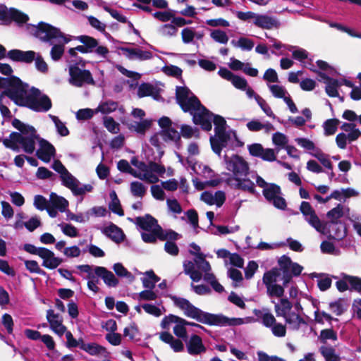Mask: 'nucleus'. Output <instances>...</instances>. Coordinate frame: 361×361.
Masks as SVG:
<instances>
[{"label":"nucleus","instance_id":"24","mask_svg":"<svg viewBox=\"0 0 361 361\" xmlns=\"http://www.w3.org/2000/svg\"><path fill=\"white\" fill-rule=\"evenodd\" d=\"M39 257L42 259V266L49 269H56L62 263L61 258L56 257L52 251L45 247L41 252Z\"/></svg>","mask_w":361,"mask_h":361},{"label":"nucleus","instance_id":"56","mask_svg":"<svg viewBox=\"0 0 361 361\" xmlns=\"http://www.w3.org/2000/svg\"><path fill=\"white\" fill-rule=\"evenodd\" d=\"M118 107L116 102L109 101L101 103L98 107L95 109V112H101L102 114H110L114 111Z\"/></svg>","mask_w":361,"mask_h":361},{"label":"nucleus","instance_id":"9","mask_svg":"<svg viewBox=\"0 0 361 361\" xmlns=\"http://www.w3.org/2000/svg\"><path fill=\"white\" fill-rule=\"evenodd\" d=\"M235 15L239 20L251 22L261 29L271 30L279 27L280 25L275 18L267 14H260L252 11H236Z\"/></svg>","mask_w":361,"mask_h":361},{"label":"nucleus","instance_id":"28","mask_svg":"<svg viewBox=\"0 0 361 361\" xmlns=\"http://www.w3.org/2000/svg\"><path fill=\"white\" fill-rule=\"evenodd\" d=\"M81 349L92 356L107 357L109 355L104 347L95 343H82Z\"/></svg>","mask_w":361,"mask_h":361},{"label":"nucleus","instance_id":"23","mask_svg":"<svg viewBox=\"0 0 361 361\" xmlns=\"http://www.w3.org/2000/svg\"><path fill=\"white\" fill-rule=\"evenodd\" d=\"M121 51L130 60L146 61L151 59L153 56L152 52L142 50L139 47H123L121 48Z\"/></svg>","mask_w":361,"mask_h":361},{"label":"nucleus","instance_id":"27","mask_svg":"<svg viewBox=\"0 0 361 361\" xmlns=\"http://www.w3.org/2000/svg\"><path fill=\"white\" fill-rule=\"evenodd\" d=\"M287 50L292 52V56L293 59L302 62L304 67L308 68L310 71L317 73V71L315 69L314 66L310 63L307 65L304 61L308 59V52L299 47L294 46H288L287 47Z\"/></svg>","mask_w":361,"mask_h":361},{"label":"nucleus","instance_id":"43","mask_svg":"<svg viewBox=\"0 0 361 361\" xmlns=\"http://www.w3.org/2000/svg\"><path fill=\"white\" fill-rule=\"evenodd\" d=\"M147 187L140 181H133L130 184V191L135 197L142 198L147 192Z\"/></svg>","mask_w":361,"mask_h":361},{"label":"nucleus","instance_id":"5","mask_svg":"<svg viewBox=\"0 0 361 361\" xmlns=\"http://www.w3.org/2000/svg\"><path fill=\"white\" fill-rule=\"evenodd\" d=\"M190 253L195 256L194 262L185 261L183 262L184 272L188 275L194 282L200 281L202 278L204 281L209 283L213 289L221 293L224 287L217 281L215 275L212 272V267L209 262L205 259L204 254L200 252V247L195 243L190 244Z\"/></svg>","mask_w":361,"mask_h":361},{"label":"nucleus","instance_id":"32","mask_svg":"<svg viewBox=\"0 0 361 361\" xmlns=\"http://www.w3.org/2000/svg\"><path fill=\"white\" fill-rule=\"evenodd\" d=\"M68 201L64 197L56 195L54 192H51L49 195V205L54 208H56L60 212H64L66 211L68 207Z\"/></svg>","mask_w":361,"mask_h":361},{"label":"nucleus","instance_id":"26","mask_svg":"<svg viewBox=\"0 0 361 361\" xmlns=\"http://www.w3.org/2000/svg\"><path fill=\"white\" fill-rule=\"evenodd\" d=\"M94 274L102 278L104 283L109 287H116L118 284V280L114 274L103 267H95Z\"/></svg>","mask_w":361,"mask_h":361},{"label":"nucleus","instance_id":"57","mask_svg":"<svg viewBox=\"0 0 361 361\" xmlns=\"http://www.w3.org/2000/svg\"><path fill=\"white\" fill-rule=\"evenodd\" d=\"M211 38L216 42L226 44L228 42V37L226 33L219 29L214 30L210 32Z\"/></svg>","mask_w":361,"mask_h":361},{"label":"nucleus","instance_id":"41","mask_svg":"<svg viewBox=\"0 0 361 361\" xmlns=\"http://www.w3.org/2000/svg\"><path fill=\"white\" fill-rule=\"evenodd\" d=\"M142 308L149 314L159 317L165 312V308L160 304L154 305L151 303H145L141 305Z\"/></svg>","mask_w":361,"mask_h":361},{"label":"nucleus","instance_id":"4","mask_svg":"<svg viewBox=\"0 0 361 361\" xmlns=\"http://www.w3.org/2000/svg\"><path fill=\"white\" fill-rule=\"evenodd\" d=\"M226 169L231 173H226L222 179L232 189L240 190L254 194L255 184L248 176L250 174L249 164L242 157L233 155L224 157Z\"/></svg>","mask_w":361,"mask_h":361},{"label":"nucleus","instance_id":"62","mask_svg":"<svg viewBox=\"0 0 361 361\" xmlns=\"http://www.w3.org/2000/svg\"><path fill=\"white\" fill-rule=\"evenodd\" d=\"M4 96V94H0V111L4 117H11V112L8 108V104L10 101Z\"/></svg>","mask_w":361,"mask_h":361},{"label":"nucleus","instance_id":"33","mask_svg":"<svg viewBox=\"0 0 361 361\" xmlns=\"http://www.w3.org/2000/svg\"><path fill=\"white\" fill-rule=\"evenodd\" d=\"M137 95L139 97L151 96L155 99H158L159 91L156 87L149 83H142L137 89Z\"/></svg>","mask_w":361,"mask_h":361},{"label":"nucleus","instance_id":"34","mask_svg":"<svg viewBox=\"0 0 361 361\" xmlns=\"http://www.w3.org/2000/svg\"><path fill=\"white\" fill-rule=\"evenodd\" d=\"M160 132L163 135L164 141L166 143H174L177 145H179L180 135L176 130L171 127L161 130Z\"/></svg>","mask_w":361,"mask_h":361},{"label":"nucleus","instance_id":"53","mask_svg":"<svg viewBox=\"0 0 361 361\" xmlns=\"http://www.w3.org/2000/svg\"><path fill=\"white\" fill-rule=\"evenodd\" d=\"M268 87L274 97L284 99L288 95H289L286 89L282 85H268Z\"/></svg>","mask_w":361,"mask_h":361},{"label":"nucleus","instance_id":"31","mask_svg":"<svg viewBox=\"0 0 361 361\" xmlns=\"http://www.w3.org/2000/svg\"><path fill=\"white\" fill-rule=\"evenodd\" d=\"M159 338L164 343L170 345L171 348L175 352H181L183 348V342L177 338H175L169 332H162L159 335Z\"/></svg>","mask_w":361,"mask_h":361},{"label":"nucleus","instance_id":"20","mask_svg":"<svg viewBox=\"0 0 361 361\" xmlns=\"http://www.w3.org/2000/svg\"><path fill=\"white\" fill-rule=\"evenodd\" d=\"M218 73L222 78L230 81L237 89L243 90L248 85L247 80L244 78L234 75L226 68H221Z\"/></svg>","mask_w":361,"mask_h":361},{"label":"nucleus","instance_id":"13","mask_svg":"<svg viewBox=\"0 0 361 361\" xmlns=\"http://www.w3.org/2000/svg\"><path fill=\"white\" fill-rule=\"evenodd\" d=\"M25 84L16 76H11L10 78L0 77V90H4L1 94L7 96L16 104L14 97L20 95Z\"/></svg>","mask_w":361,"mask_h":361},{"label":"nucleus","instance_id":"3","mask_svg":"<svg viewBox=\"0 0 361 361\" xmlns=\"http://www.w3.org/2000/svg\"><path fill=\"white\" fill-rule=\"evenodd\" d=\"M172 300L174 305L180 308L184 314L191 319H195L197 322L210 325V326H240L245 324L251 323L253 319L251 317L229 318L223 314H211L201 310L200 309L194 306L189 300L173 296Z\"/></svg>","mask_w":361,"mask_h":361},{"label":"nucleus","instance_id":"2","mask_svg":"<svg viewBox=\"0 0 361 361\" xmlns=\"http://www.w3.org/2000/svg\"><path fill=\"white\" fill-rule=\"evenodd\" d=\"M12 126L18 132H12L8 137L2 140L3 145L6 148L17 152L23 150L25 153L32 154L35 149L36 142H38L39 147L36 154L39 159L48 163L54 157V147L47 140L40 138L33 126L25 124L17 118L12 121Z\"/></svg>","mask_w":361,"mask_h":361},{"label":"nucleus","instance_id":"49","mask_svg":"<svg viewBox=\"0 0 361 361\" xmlns=\"http://www.w3.org/2000/svg\"><path fill=\"white\" fill-rule=\"evenodd\" d=\"M263 195L269 202H271L272 199L281 195V189L275 184H269L263 190Z\"/></svg>","mask_w":361,"mask_h":361},{"label":"nucleus","instance_id":"59","mask_svg":"<svg viewBox=\"0 0 361 361\" xmlns=\"http://www.w3.org/2000/svg\"><path fill=\"white\" fill-rule=\"evenodd\" d=\"M104 127L111 133L116 134L120 131V125L112 117L104 118Z\"/></svg>","mask_w":361,"mask_h":361},{"label":"nucleus","instance_id":"7","mask_svg":"<svg viewBox=\"0 0 361 361\" xmlns=\"http://www.w3.org/2000/svg\"><path fill=\"white\" fill-rule=\"evenodd\" d=\"M16 104L27 107L35 111L47 112L52 106L50 98L34 87L25 84L19 96H15Z\"/></svg>","mask_w":361,"mask_h":361},{"label":"nucleus","instance_id":"40","mask_svg":"<svg viewBox=\"0 0 361 361\" xmlns=\"http://www.w3.org/2000/svg\"><path fill=\"white\" fill-rule=\"evenodd\" d=\"M280 275L279 269L276 268L272 269L264 274L262 279L263 283L266 286L277 284L276 283L279 281Z\"/></svg>","mask_w":361,"mask_h":361},{"label":"nucleus","instance_id":"17","mask_svg":"<svg viewBox=\"0 0 361 361\" xmlns=\"http://www.w3.org/2000/svg\"><path fill=\"white\" fill-rule=\"evenodd\" d=\"M47 319L49 323L50 329L58 336L61 337L66 331V327L63 324V317L49 310L47 312Z\"/></svg>","mask_w":361,"mask_h":361},{"label":"nucleus","instance_id":"51","mask_svg":"<svg viewBox=\"0 0 361 361\" xmlns=\"http://www.w3.org/2000/svg\"><path fill=\"white\" fill-rule=\"evenodd\" d=\"M49 117L54 122L57 133L61 136H67L69 134V130L66 126L65 123L62 122L57 116L49 114Z\"/></svg>","mask_w":361,"mask_h":361},{"label":"nucleus","instance_id":"37","mask_svg":"<svg viewBox=\"0 0 361 361\" xmlns=\"http://www.w3.org/2000/svg\"><path fill=\"white\" fill-rule=\"evenodd\" d=\"M203 34L196 32L193 27H185L181 31L182 41L184 44H191L195 38L202 39Z\"/></svg>","mask_w":361,"mask_h":361},{"label":"nucleus","instance_id":"60","mask_svg":"<svg viewBox=\"0 0 361 361\" xmlns=\"http://www.w3.org/2000/svg\"><path fill=\"white\" fill-rule=\"evenodd\" d=\"M266 288H267V294L270 297L281 298L283 295L284 288L283 286H281L280 285L274 284V285L266 286Z\"/></svg>","mask_w":361,"mask_h":361},{"label":"nucleus","instance_id":"12","mask_svg":"<svg viewBox=\"0 0 361 361\" xmlns=\"http://www.w3.org/2000/svg\"><path fill=\"white\" fill-rule=\"evenodd\" d=\"M300 211L305 221L310 226L322 234L326 233V224L319 218L314 209L308 202L303 201L301 202Z\"/></svg>","mask_w":361,"mask_h":361},{"label":"nucleus","instance_id":"18","mask_svg":"<svg viewBox=\"0 0 361 361\" xmlns=\"http://www.w3.org/2000/svg\"><path fill=\"white\" fill-rule=\"evenodd\" d=\"M7 57L14 62L31 63L36 57V52L32 50L12 49L8 51Z\"/></svg>","mask_w":361,"mask_h":361},{"label":"nucleus","instance_id":"14","mask_svg":"<svg viewBox=\"0 0 361 361\" xmlns=\"http://www.w3.org/2000/svg\"><path fill=\"white\" fill-rule=\"evenodd\" d=\"M171 324H175L173 328L174 334L177 337L185 340L187 338L185 324H188V321L178 316L170 314L162 319L161 326L163 329H168Z\"/></svg>","mask_w":361,"mask_h":361},{"label":"nucleus","instance_id":"47","mask_svg":"<svg viewBox=\"0 0 361 361\" xmlns=\"http://www.w3.org/2000/svg\"><path fill=\"white\" fill-rule=\"evenodd\" d=\"M151 126V122L148 120H141L140 121H133L129 123L128 128L138 133H144Z\"/></svg>","mask_w":361,"mask_h":361},{"label":"nucleus","instance_id":"1","mask_svg":"<svg viewBox=\"0 0 361 361\" xmlns=\"http://www.w3.org/2000/svg\"><path fill=\"white\" fill-rule=\"evenodd\" d=\"M176 99L184 111H188L192 115L193 122L201 126L204 130L209 131L214 125V136L210 137L212 150L219 156L221 149L229 144H233L237 140L235 131L227 129L225 119L219 115H214L204 106L193 93L185 87H177Z\"/></svg>","mask_w":361,"mask_h":361},{"label":"nucleus","instance_id":"16","mask_svg":"<svg viewBox=\"0 0 361 361\" xmlns=\"http://www.w3.org/2000/svg\"><path fill=\"white\" fill-rule=\"evenodd\" d=\"M250 154L253 157H259L267 161L276 160L275 150L271 148H264L261 144L255 143L247 146Z\"/></svg>","mask_w":361,"mask_h":361},{"label":"nucleus","instance_id":"52","mask_svg":"<svg viewBox=\"0 0 361 361\" xmlns=\"http://www.w3.org/2000/svg\"><path fill=\"white\" fill-rule=\"evenodd\" d=\"M113 269L118 276L124 277L129 281H133L135 277L129 272L121 263H116L113 266Z\"/></svg>","mask_w":361,"mask_h":361},{"label":"nucleus","instance_id":"64","mask_svg":"<svg viewBox=\"0 0 361 361\" xmlns=\"http://www.w3.org/2000/svg\"><path fill=\"white\" fill-rule=\"evenodd\" d=\"M1 215L6 220H9L13 217L14 211L11 204L6 201H1Z\"/></svg>","mask_w":361,"mask_h":361},{"label":"nucleus","instance_id":"36","mask_svg":"<svg viewBox=\"0 0 361 361\" xmlns=\"http://www.w3.org/2000/svg\"><path fill=\"white\" fill-rule=\"evenodd\" d=\"M247 127L250 131H259L264 130L265 133H269L274 130V126L269 123H262L258 120H252L247 123Z\"/></svg>","mask_w":361,"mask_h":361},{"label":"nucleus","instance_id":"44","mask_svg":"<svg viewBox=\"0 0 361 361\" xmlns=\"http://www.w3.org/2000/svg\"><path fill=\"white\" fill-rule=\"evenodd\" d=\"M231 43L233 47L240 48L244 51L252 50L255 45L254 42L247 37H240L238 40L233 39Z\"/></svg>","mask_w":361,"mask_h":361},{"label":"nucleus","instance_id":"30","mask_svg":"<svg viewBox=\"0 0 361 361\" xmlns=\"http://www.w3.org/2000/svg\"><path fill=\"white\" fill-rule=\"evenodd\" d=\"M254 314L257 317V321L267 328L270 329L276 322L274 316L267 310H255Z\"/></svg>","mask_w":361,"mask_h":361},{"label":"nucleus","instance_id":"48","mask_svg":"<svg viewBox=\"0 0 361 361\" xmlns=\"http://www.w3.org/2000/svg\"><path fill=\"white\" fill-rule=\"evenodd\" d=\"M223 182V180L221 178H215V179H211V180H207L205 181H199L197 179L193 180V183L195 187L197 190H203L207 187H216L218 186L221 183Z\"/></svg>","mask_w":361,"mask_h":361},{"label":"nucleus","instance_id":"25","mask_svg":"<svg viewBox=\"0 0 361 361\" xmlns=\"http://www.w3.org/2000/svg\"><path fill=\"white\" fill-rule=\"evenodd\" d=\"M321 79L324 80L326 83L325 90L326 94L331 97H336L338 96V88L342 85L339 80H335L328 77L326 73L317 71V73Z\"/></svg>","mask_w":361,"mask_h":361},{"label":"nucleus","instance_id":"39","mask_svg":"<svg viewBox=\"0 0 361 361\" xmlns=\"http://www.w3.org/2000/svg\"><path fill=\"white\" fill-rule=\"evenodd\" d=\"M272 142L276 147L277 154L281 149H284L288 143V139L286 135L283 133L277 132L273 134L272 135Z\"/></svg>","mask_w":361,"mask_h":361},{"label":"nucleus","instance_id":"11","mask_svg":"<svg viewBox=\"0 0 361 361\" xmlns=\"http://www.w3.org/2000/svg\"><path fill=\"white\" fill-rule=\"evenodd\" d=\"M166 172L163 165L155 162H150L148 164H142L139 171L134 173V177L145 180L149 183H155L159 181V176H162Z\"/></svg>","mask_w":361,"mask_h":361},{"label":"nucleus","instance_id":"38","mask_svg":"<svg viewBox=\"0 0 361 361\" xmlns=\"http://www.w3.org/2000/svg\"><path fill=\"white\" fill-rule=\"evenodd\" d=\"M345 210V207L339 204L336 207L329 211L326 214V216L332 224L338 225V220L344 215Z\"/></svg>","mask_w":361,"mask_h":361},{"label":"nucleus","instance_id":"61","mask_svg":"<svg viewBox=\"0 0 361 361\" xmlns=\"http://www.w3.org/2000/svg\"><path fill=\"white\" fill-rule=\"evenodd\" d=\"M33 204L38 210L43 211L49 207V200H47L42 195H37L34 197Z\"/></svg>","mask_w":361,"mask_h":361},{"label":"nucleus","instance_id":"29","mask_svg":"<svg viewBox=\"0 0 361 361\" xmlns=\"http://www.w3.org/2000/svg\"><path fill=\"white\" fill-rule=\"evenodd\" d=\"M102 232L116 243L122 242L124 239V233L123 231L113 224H111L109 226L104 228Z\"/></svg>","mask_w":361,"mask_h":361},{"label":"nucleus","instance_id":"50","mask_svg":"<svg viewBox=\"0 0 361 361\" xmlns=\"http://www.w3.org/2000/svg\"><path fill=\"white\" fill-rule=\"evenodd\" d=\"M311 154L317 159L319 162L328 169L332 170L333 165L331 162L329 157L327 154L323 153L320 149H317L314 152H311Z\"/></svg>","mask_w":361,"mask_h":361},{"label":"nucleus","instance_id":"8","mask_svg":"<svg viewBox=\"0 0 361 361\" xmlns=\"http://www.w3.org/2000/svg\"><path fill=\"white\" fill-rule=\"evenodd\" d=\"M52 169L60 174L63 185L70 189L75 196H82L87 192L92 191L93 186L91 184H82L68 171L61 161H54Z\"/></svg>","mask_w":361,"mask_h":361},{"label":"nucleus","instance_id":"63","mask_svg":"<svg viewBox=\"0 0 361 361\" xmlns=\"http://www.w3.org/2000/svg\"><path fill=\"white\" fill-rule=\"evenodd\" d=\"M33 61H35V68L38 71L42 73H47L48 65L39 53L36 52V57Z\"/></svg>","mask_w":361,"mask_h":361},{"label":"nucleus","instance_id":"15","mask_svg":"<svg viewBox=\"0 0 361 361\" xmlns=\"http://www.w3.org/2000/svg\"><path fill=\"white\" fill-rule=\"evenodd\" d=\"M77 39L84 44L85 49L89 53H94L102 59H106L109 51L105 46L99 45L98 41L87 35H80L77 37Z\"/></svg>","mask_w":361,"mask_h":361},{"label":"nucleus","instance_id":"19","mask_svg":"<svg viewBox=\"0 0 361 361\" xmlns=\"http://www.w3.org/2000/svg\"><path fill=\"white\" fill-rule=\"evenodd\" d=\"M200 200L207 204L221 207L226 201V193L222 190H217L215 192L204 191L202 193Z\"/></svg>","mask_w":361,"mask_h":361},{"label":"nucleus","instance_id":"46","mask_svg":"<svg viewBox=\"0 0 361 361\" xmlns=\"http://www.w3.org/2000/svg\"><path fill=\"white\" fill-rule=\"evenodd\" d=\"M159 34L164 37H175L177 35L178 29L177 27L171 23H166L161 25L157 30Z\"/></svg>","mask_w":361,"mask_h":361},{"label":"nucleus","instance_id":"35","mask_svg":"<svg viewBox=\"0 0 361 361\" xmlns=\"http://www.w3.org/2000/svg\"><path fill=\"white\" fill-rule=\"evenodd\" d=\"M284 319L288 325V328L292 330H298L301 325L306 324L304 319L299 314L293 312L288 314L287 316L284 317Z\"/></svg>","mask_w":361,"mask_h":361},{"label":"nucleus","instance_id":"6","mask_svg":"<svg viewBox=\"0 0 361 361\" xmlns=\"http://www.w3.org/2000/svg\"><path fill=\"white\" fill-rule=\"evenodd\" d=\"M30 32L42 41L50 42L51 44L54 42L57 43L52 47L50 52L54 61H58L61 58L64 52V45L71 40L70 37L56 27L42 22L37 26H32Z\"/></svg>","mask_w":361,"mask_h":361},{"label":"nucleus","instance_id":"58","mask_svg":"<svg viewBox=\"0 0 361 361\" xmlns=\"http://www.w3.org/2000/svg\"><path fill=\"white\" fill-rule=\"evenodd\" d=\"M338 123L337 119L326 120L323 124L324 135L326 136L334 135L337 130Z\"/></svg>","mask_w":361,"mask_h":361},{"label":"nucleus","instance_id":"54","mask_svg":"<svg viewBox=\"0 0 361 361\" xmlns=\"http://www.w3.org/2000/svg\"><path fill=\"white\" fill-rule=\"evenodd\" d=\"M181 135L186 139L199 137V130L197 128L188 125H183L180 127Z\"/></svg>","mask_w":361,"mask_h":361},{"label":"nucleus","instance_id":"21","mask_svg":"<svg viewBox=\"0 0 361 361\" xmlns=\"http://www.w3.org/2000/svg\"><path fill=\"white\" fill-rule=\"evenodd\" d=\"M188 353L191 355H198L206 351L202 340L197 334H192L188 340L185 339Z\"/></svg>","mask_w":361,"mask_h":361},{"label":"nucleus","instance_id":"45","mask_svg":"<svg viewBox=\"0 0 361 361\" xmlns=\"http://www.w3.org/2000/svg\"><path fill=\"white\" fill-rule=\"evenodd\" d=\"M292 308L291 303L287 299H281L280 303L275 305V311L278 316L285 317L290 314Z\"/></svg>","mask_w":361,"mask_h":361},{"label":"nucleus","instance_id":"22","mask_svg":"<svg viewBox=\"0 0 361 361\" xmlns=\"http://www.w3.org/2000/svg\"><path fill=\"white\" fill-rule=\"evenodd\" d=\"M135 223L146 231H152L157 233H159L161 231V228L158 225L157 221L149 214L145 216L137 217Z\"/></svg>","mask_w":361,"mask_h":361},{"label":"nucleus","instance_id":"42","mask_svg":"<svg viewBox=\"0 0 361 361\" xmlns=\"http://www.w3.org/2000/svg\"><path fill=\"white\" fill-rule=\"evenodd\" d=\"M110 199L111 202H109V207L110 210L118 214V216H123L124 212L123 210L121 208V205L120 203V201L117 197V195L115 191H112L110 192Z\"/></svg>","mask_w":361,"mask_h":361},{"label":"nucleus","instance_id":"55","mask_svg":"<svg viewBox=\"0 0 361 361\" xmlns=\"http://www.w3.org/2000/svg\"><path fill=\"white\" fill-rule=\"evenodd\" d=\"M145 274V276L142 279L143 286L149 289L153 288L159 279L152 271H147Z\"/></svg>","mask_w":361,"mask_h":361},{"label":"nucleus","instance_id":"10","mask_svg":"<svg viewBox=\"0 0 361 361\" xmlns=\"http://www.w3.org/2000/svg\"><path fill=\"white\" fill-rule=\"evenodd\" d=\"M69 83L75 87L94 85L95 81L91 72L85 68V63H76L68 66Z\"/></svg>","mask_w":361,"mask_h":361}]
</instances>
